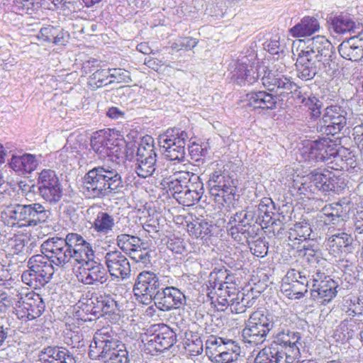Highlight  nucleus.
<instances>
[{
    "instance_id": "obj_1",
    "label": "nucleus",
    "mask_w": 363,
    "mask_h": 363,
    "mask_svg": "<svg viewBox=\"0 0 363 363\" xmlns=\"http://www.w3.org/2000/svg\"><path fill=\"white\" fill-rule=\"evenodd\" d=\"M91 359L104 363H130L125 345L118 338L116 331L110 326L97 330L89 345Z\"/></svg>"
},
{
    "instance_id": "obj_2",
    "label": "nucleus",
    "mask_w": 363,
    "mask_h": 363,
    "mask_svg": "<svg viewBox=\"0 0 363 363\" xmlns=\"http://www.w3.org/2000/svg\"><path fill=\"white\" fill-rule=\"evenodd\" d=\"M91 359L104 363H130L125 345L118 338L116 331L110 326L97 330L89 345Z\"/></svg>"
},
{
    "instance_id": "obj_3",
    "label": "nucleus",
    "mask_w": 363,
    "mask_h": 363,
    "mask_svg": "<svg viewBox=\"0 0 363 363\" xmlns=\"http://www.w3.org/2000/svg\"><path fill=\"white\" fill-rule=\"evenodd\" d=\"M91 359L104 363H130L125 345L118 338L116 331L110 326L97 330L89 345Z\"/></svg>"
},
{
    "instance_id": "obj_4",
    "label": "nucleus",
    "mask_w": 363,
    "mask_h": 363,
    "mask_svg": "<svg viewBox=\"0 0 363 363\" xmlns=\"http://www.w3.org/2000/svg\"><path fill=\"white\" fill-rule=\"evenodd\" d=\"M121 187V174L108 166L94 167L84 177V194L89 198H103L118 192Z\"/></svg>"
},
{
    "instance_id": "obj_5",
    "label": "nucleus",
    "mask_w": 363,
    "mask_h": 363,
    "mask_svg": "<svg viewBox=\"0 0 363 363\" xmlns=\"http://www.w3.org/2000/svg\"><path fill=\"white\" fill-rule=\"evenodd\" d=\"M50 215V211L40 203L14 204L1 212V220L12 228H35L45 223Z\"/></svg>"
},
{
    "instance_id": "obj_6",
    "label": "nucleus",
    "mask_w": 363,
    "mask_h": 363,
    "mask_svg": "<svg viewBox=\"0 0 363 363\" xmlns=\"http://www.w3.org/2000/svg\"><path fill=\"white\" fill-rule=\"evenodd\" d=\"M166 183L173 197L184 206H191L199 202L203 193V183L200 177L189 172H179L162 184Z\"/></svg>"
},
{
    "instance_id": "obj_7",
    "label": "nucleus",
    "mask_w": 363,
    "mask_h": 363,
    "mask_svg": "<svg viewBox=\"0 0 363 363\" xmlns=\"http://www.w3.org/2000/svg\"><path fill=\"white\" fill-rule=\"evenodd\" d=\"M299 333L288 332L278 338V342L261 350L255 359V363H294L300 356Z\"/></svg>"
},
{
    "instance_id": "obj_8",
    "label": "nucleus",
    "mask_w": 363,
    "mask_h": 363,
    "mask_svg": "<svg viewBox=\"0 0 363 363\" xmlns=\"http://www.w3.org/2000/svg\"><path fill=\"white\" fill-rule=\"evenodd\" d=\"M130 144L127 143L123 136L114 130H101L92 136L91 147L100 159L109 157L111 160L125 157L132 160L134 150L129 152Z\"/></svg>"
},
{
    "instance_id": "obj_9",
    "label": "nucleus",
    "mask_w": 363,
    "mask_h": 363,
    "mask_svg": "<svg viewBox=\"0 0 363 363\" xmlns=\"http://www.w3.org/2000/svg\"><path fill=\"white\" fill-rule=\"evenodd\" d=\"M281 323L278 317H275L262 311L253 312L246 323L242 332V340L251 345L263 343L267 334L272 330L278 328Z\"/></svg>"
},
{
    "instance_id": "obj_10",
    "label": "nucleus",
    "mask_w": 363,
    "mask_h": 363,
    "mask_svg": "<svg viewBox=\"0 0 363 363\" xmlns=\"http://www.w3.org/2000/svg\"><path fill=\"white\" fill-rule=\"evenodd\" d=\"M134 166L135 173L140 178L167 177V170H162L157 164L154 140L150 135L143 137L138 144Z\"/></svg>"
},
{
    "instance_id": "obj_11",
    "label": "nucleus",
    "mask_w": 363,
    "mask_h": 363,
    "mask_svg": "<svg viewBox=\"0 0 363 363\" xmlns=\"http://www.w3.org/2000/svg\"><path fill=\"white\" fill-rule=\"evenodd\" d=\"M28 269L21 274L23 283L34 289H41L52 279L55 268L46 253L31 256L27 262Z\"/></svg>"
},
{
    "instance_id": "obj_12",
    "label": "nucleus",
    "mask_w": 363,
    "mask_h": 363,
    "mask_svg": "<svg viewBox=\"0 0 363 363\" xmlns=\"http://www.w3.org/2000/svg\"><path fill=\"white\" fill-rule=\"evenodd\" d=\"M208 187L211 196L220 206L230 205L235 201L236 182L228 172L216 170L209 175Z\"/></svg>"
},
{
    "instance_id": "obj_13",
    "label": "nucleus",
    "mask_w": 363,
    "mask_h": 363,
    "mask_svg": "<svg viewBox=\"0 0 363 363\" xmlns=\"http://www.w3.org/2000/svg\"><path fill=\"white\" fill-rule=\"evenodd\" d=\"M206 353L213 363H232L239 358L241 348L231 339L210 335L206 340Z\"/></svg>"
},
{
    "instance_id": "obj_14",
    "label": "nucleus",
    "mask_w": 363,
    "mask_h": 363,
    "mask_svg": "<svg viewBox=\"0 0 363 363\" xmlns=\"http://www.w3.org/2000/svg\"><path fill=\"white\" fill-rule=\"evenodd\" d=\"M176 342V333L165 324L152 325L143 338L144 350L151 355L168 350Z\"/></svg>"
},
{
    "instance_id": "obj_15",
    "label": "nucleus",
    "mask_w": 363,
    "mask_h": 363,
    "mask_svg": "<svg viewBox=\"0 0 363 363\" xmlns=\"http://www.w3.org/2000/svg\"><path fill=\"white\" fill-rule=\"evenodd\" d=\"M190 137L187 132L179 128H170L158 138L160 147L164 150V156L171 161L184 162L185 147Z\"/></svg>"
},
{
    "instance_id": "obj_16",
    "label": "nucleus",
    "mask_w": 363,
    "mask_h": 363,
    "mask_svg": "<svg viewBox=\"0 0 363 363\" xmlns=\"http://www.w3.org/2000/svg\"><path fill=\"white\" fill-rule=\"evenodd\" d=\"M311 272V296L317 303L325 305L337 295L338 283L322 269H315Z\"/></svg>"
},
{
    "instance_id": "obj_17",
    "label": "nucleus",
    "mask_w": 363,
    "mask_h": 363,
    "mask_svg": "<svg viewBox=\"0 0 363 363\" xmlns=\"http://www.w3.org/2000/svg\"><path fill=\"white\" fill-rule=\"evenodd\" d=\"M254 223H256L255 211L252 207L236 212L229 219L228 224L232 225L228 229V235L238 243L248 242L254 233Z\"/></svg>"
},
{
    "instance_id": "obj_18",
    "label": "nucleus",
    "mask_w": 363,
    "mask_h": 363,
    "mask_svg": "<svg viewBox=\"0 0 363 363\" xmlns=\"http://www.w3.org/2000/svg\"><path fill=\"white\" fill-rule=\"evenodd\" d=\"M311 272L306 269H289L283 279L281 291L289 299H300L311 286Z\"/></svg>"
},
{
    "instance_id": "obj_19",
    "label": "nucleus",
    "mask_w": 363,
    "mask_h": 363,
    "mask_svg": "<svg viewBox=\"0 0 363 363\" xmlns=\"http://www.w3.org/2000/svg\"><path fill=\"white\" fill-rule=\"evenodd\" d=\"M260 68L254 55L242 56L233 66L230 79L240 86L253 84L259 78Z\"/></svg>"
},
{
    "instance_id": "obj_20",
    "label": "nucleus",
    "mask_w": 363,
    "mask_h": 363,
    "mask_svg": "<svg viewBox=\"0 0 363 363\" xmlns=\"http://www.w3.org/2000/svg\"><path fill=\"white\" fill-rule=\"evenodd\" d=\"M39 195L50 204H55L60 201L63 195V188L55 172L43 169L37 179Z\"/></svg>"
},
{
    "instance_id": "obj_21",
    "label": "nucleus",
    "mask_w": 363,
    "mask_h": 363,
    "mask_svg": "<svg viewBox=\"0 0 363 363\" xmlns=\"http://www.w3.org/2000/svg\"><path fill=\"white\" fill-rule=\"evenodd\" d=\"M40 249L41 252L46 253L54 266L64 267L72 260V254L67 237L65 238H49L42 243Z\"/></svg>"
},
{
    "instance_id": "obj_22",
    "label": "nucleus",
    "mask_w": 363,
    "mask_h": 363,
    "mask_svg": "<svg viewBox=\"0 0 363 363\" xmlns=\"http://www.w3.org/2000/svg\"><path fill=\"white\" fill-rule=\"evenodd\" d=\"M347 123V112L342 106L331 105L325 108L318 128L327 135L340 133Z\"/></svg>"
},
{
    "instance_id": "obj_23",
    "label": "nucleus",
    "mask_w": 363,
    "mask_h": 363,
    "mask_svg": "<svg viewBox=\"0 0 363 363\" xmlns=\"http://www.w3.org/2000/svg\"><path fill=\"white\" fill-rule=\"evenodd\" d=\"M335 152V145L329 138H322L309 142L301 150V157L305 161L326 162Z\"/></svg>"
},
{
    "instance_id": "obj_24",
    "label": "nucleus",
    "mask_w": 363,
    "mask_h": 363,
    "mask_svg": "<svg viewBox=\"0 0 363 363\" xmlns=\"http://www.w3.org/2000/svg\"><path fill=\"white\" fill-rule=\"evenodd\" d=\"M77 277L83 284L98 285L105 284L108 279V274L99 259L95 257L80 264Z\"/></svg>"
},
{
    "instance_id": "obj_25",
    "label": "nucleus",
    "mask_w": 363,
    "mask_h": 363,
    "mask_svg": "<svg viewBox=\"0 0 363 363\" xmlns=\"http://www.w3.org/2000/svg\"><path fill=\"white\" fill-rule=\"evenodd\" d=\"M45 303L40 294L30 291L26 294L25 298L15 307L18 319L28 321L40 317L45 311Z\"/></svg>"
},
{
    "instance_id": "obj_26",
    "label": "nucleus",
    "mask_w": 363,
    "mask_h": 363,
    "mask_svg": "<svg viewBox=\"0 0 363 363\" xmlns=\"http://www.w3.org/2000/svg\"><path fill=\"white\" fill-rule=\"evenodd\" d=\"M186 302L184 294L174 286L162 287L155 296V306L164 312L180 308Z\"/></svg>"
},
{
    "instance_id": "obj_27",
    "label": "nucleus",
    "mask_w": 363,
    "mask_h": 363,
    "mask_svg": "<svg viewBox=\"0 0 363 363\" xmlns=\"http://www.w3.org/2000/svg\"><path fill=\"white\" fill-rule=\"evenodd\" d=\"M262 69L264 74L261 79L262 83L268 90L276 91L280 95L296 91L297 86L291 77L278 70H265V67H262Z\"/></svg>"
},
{
    "instance_id": "obj_28",
    "label": "nucleus",
    "mask_w": 363,
    "mask_h": 363,
    "mask_svg": "<svg viewBox=\"0 0 363 363\" xmlns=\"http://www.w3.org/2000/svg\"><path fill=\"white\" fill-rule=\"evenodd\" d=\"M105 264L110 276L125 279L130 274V265L126 257L118 250L109 251L106 253Z\"/></svg>"
},
{
    "instance_id": "obj_29",
    "label": "nucleus",
    "mask_w": 363,
    "mask_h": 363,
    "mask_svg": "<svg viewBox=\"0 0 363 363\" xmlns=\"http://www.w3.org/2000/svg\"><path fill=\"white\" fill-rule=\"evenodd\" d=\"M67 241L69 242L71 258L77 264H82L96 257L91 244L82 235L77 233H68Z\"/></svg>"
},
{
    "instance_id": "obj_30",
    "label": "nucleus",
    "mask_w": 363,
    "mask_h": 363,
    "mask_svg": "<svg viewBox=\"0 0 363 363\" xmlns=\"http://www.w3.org/2000/svg\"><path fill=\"white\" fill-rule=\"evenodd\" d=\"M207 297L211 301V303L220 311H223L228 307L231 309V303L236 301L238 294L237 288H232L228 286L221 287L208 286Z\"/></svg>"
},
{
    "instance_id": "obj_31",
    "label": "nucleus",
    "mask_w": 363,
    "mask_h": 363,
    "mask_svg": "<svg viewBox=\"0 0 363 363\" xmlns=\"http://www.w3.org/2000/svg\"><path fill=\"white\" fill-rule=\"evenodd\" d=\"M325 245L330 254L336 257L342 253H352L356 250L357 242L351 235L339 230L325 240Z\"/></svg>"
},
{
    "instance_id": "obj_32",
    "label": "nucleus",
    "mask_w": 363,
    "mask_h": 363,
    "mask_svg": "<svg viewBox=\"0 0 363 363\" xmlns=\"http://www.w3.org/2000/svg\"><path fill=\"white\" fill-rule=\"evenodd\" d=\"M321 62L308 51L302 50L296 62L298 77L305 81L312 79L317 73V68Z\"/></svg>"
},
{
    "instance_id": "obj_33",
    "label": "nucleus",
    "mask_w": 363,
    "mask_h": 363,
    "mask_svg": "<svg viewBox=\"0 0 363 363\" xmlns=\"http://www.w3.org/2000/svg\"><path fill=\"white\" fill-rule=\"evenodd\" d=\"M0 287L7 292L9 306L13 303L16 306V303H20L25 298L26 294L23 291V287L12 278L8 269L0 271Z\"/></svg>"
},
{
    "instance_id": "obj_34",
    "label": "nucleus",
    "mask_w": 363,
    "mask_h": 363,
    "mask_svg": "<svg viewBox=\"0 0 363 363\" xmlns=\"http://www.w3.org/2000/svg\"><path fill=\"white\" fill-rule=\"evenodd\" d=\"M40 363H77L73 354L64 347H47L39 354Z\"/></svg>"
},
{
    "instance_id": "obj_35",
    "label": "nucleus",
    "mask_w": 363,
    "mask_h": 363,
    "mask_svg": "<svg viewBox=\"0 0 363 363\" xmlns=\"http://www.w3.org/2000/svg\"><path fill=\"white\" fill-rule=\"evenodd\" d=\"M333 49L332 43L325 37L318 35L312 38L305 50L315 55L321 63L327 64L332 57Z\"/></svg>"
},
{
    "instance_id": "obj_36",
    "label": "nucleus",
    "mask_w": 363,
    "mask_h": 363,
    "mask_svg": "<svg viewBox=\"0 0 363 363\" xmlns=\"http://www.w3.org/2000/svg\"><path fill=\"white\" fill-rule=\"evenodd\" d=\"M9 167L18 175H26L35 171L38 165L35 155L24 153L13 155L9 162Z\"/></svg>"
},
{
    "instance_id": "obj_37",
    "label": "nucleus",
    "mask_w": 363,
    "mask_h": 363,
    "mask_svg": "<svg viewBox=\"0 0 363 363\" xmlns=\"http://www.w3.org/2000/svg\"><path fill=\"white\" fill-rule=\"evenodd\" d=\"M161 286L162 283L155 272L144 270L137 275L133 287L140 289V291L150 292L156 296Z\"/></svg>"
},
{
    "instance_id": "obj_38",
    "label": "nucleus",
    "mask_w": 363,
    "mask_h": 363,
    "mask_svg": "<svg viewBox=\"0 0 363 363\" xmlns=\"http://www.w3.org/2000/svg\"><path fill=\"white\" fill-rule=\"evenodd\" d=\"M330 28L338 34L350 33V35H359L362 30V26L355 22L347 15L340 14L330 18Z\"/></svg>"
},
{
    "instance_id": "obj_39",
    "label": "nucleus",
    "mask_w": 363,
    "mask_h": 363,
    "mask_svg": "<svg viewBox=\"0 0 363 363\" xmlns=\"http://www.w3.org/2000/svg\"><path fill=\"white\" fill-rule=\"evenodd\" d=\"M187 231L193 238L208 241L213 235L215 225L212 221L196 218L186 225Z\"/></svg>"
},
{
    "instance_id": "obj_40",
    "label": "nucleus",
    "mask_w": 363,
    "mask_h": 363,
    "mask_svg": "<svg viewBox=\"0 0 363 363\" xmlns=\"http://www.w3.org/2000/svg\"><path fill=\"white\" fill-rule=\"evenodd\" d=\"M247 104L254 108L274 109L276 108V96L264 91H252L246 95Z\"/></svg>"
},
{
    "instance_id": "obj_41",
    "label": "nucleus",
    "mask_w": 363,
    "mask_h": 363,
    "mask_svg": "<svg viewBox=\"0 0 363 363\" xmlns=\"http://www.w3.org/2000/svg\"><path fill=\"white\" fill-rule=\"evenodd\" d=\"M320 25L318 21L311 16L303 17L299 23L291 28L289 35L294 38L309 36L318 31Z\"/></svg>"
},
{
    "instance_id": "obj_42",
    "label": "nucleus",
    "mask_w": 363,
    "mask_h": 363,
    "mask_svg": "<svg viewBox=\"0 0 363 363\" xmlns=\"http://www.w3.org/2000/svg\"><path fill=\"white\" fill-rule=\"evenodd\" d=\"M252 208L255 211L256 223L259 224L262 228H267L269 224L274 223L272 219L274 207L271 199L262 201L257 206Z\"/></svg>"
},
{
    "instance_id": "obj_43",
    "label": "nucleus",
    "mask_w": 363,
    "mask_h": 363,
    "mask_svg": "<svg viewBox=\"0 0 363 363\" xmlns=\"http://www.w3.org/2000/svg\"><path fill=\"white\" fill-rule=\"evenodd\" d=\"M357 330L355 320L345 319L340 323L333 331V337L335 342L345 344L351 340Z\"/></svg>"
},
{
    "instance_id": "obj_44",
    "label": "nucleus",
    "mask_w": 363,
    "mask_h": 363,
    "mask_svg": "<svg viewBox=\"0 0 363 363\" xmlns=\"http://www.w3.org/2000/svg\"><path fill=\"white\" fill-rule=\"evenodd\" d=\"M357 35H353L340 43L338 46V52L341 57L351 61H357L361 57L362 45L356 43Z\"/></svg>"
},
{
    "instance_id": "obj_45",
    "label": "nucleus",
    "mask_w": 363,
    "mask_h": 363,
    "mask_svg": "<svg viewBox=\"0 0 363 363\" xmlns=\"http://www.w3.org/2000/svg\"><path fill=\"white\" fill-rule=\"evenodd\" d=\"M221 285L236 288L235 278L228 269L225 268L218 269L216 268L210 274L209 286L221 287Z\"/></svg>"
},
{
    "instance_id": "obj_46",
    "label": "nucleus",
    "mask_w": 363,
    "mask_h": 363,
    "mask_svg": "<svg viewBox=\"0 0 363 363\" xmlns=\"http://www.w3.org/2000/svg\"><path fill=\"white\" fill-rule=\"evenodd\" d=\"M341 310L348 316L354 317L363 313V298L353 295L345 296L342 301Z\"/></svg>"
},
{
    "instance_id": "obj_47",
    "label": "nucleus",
    "mask_w": 363,
    "mask_h": 363,
    "mask_svg": "<svg viewBox=\"0 0 363 363\" xmlns=\"http://www.w3.org/2000/svg\"><path fill=\"white\" fill-rule=\"evenodd\" d=\"M311 225L306 220L296 223L293 227L289 229V239L291 241H303L310 239L311 234L313 233Z\"/></svg>"
},
{
    "instance_id": "obj_48",
    "label": "nucleus",
    "mask_w": 363,
    "mask_h": 363,
    "mask_svg": "<svg viewBox=\"0 0 363 363\" xmlns=\"http://www.w3.org/2000/svg\"><path fill=\"white\" fill-rule=\"evenodd\" d=\"M256 300L257 297L252 291H248L247 294L238 291L236 301L231 303V312L234 313H244L247 308L253 306Z\"/></svg>"
},
{
    "instance_id": "obj_49",
    "label": "nucleus",
    "mask_w": 363,
    "mask_h": 363,
    "mask_svg": "<svg viewBox=\"0 0 363 363\" xmlns=\"http://www.w3.org/2000/svg\"><path fill=\"white\" fill-rule=\"evenodd\" d=\"M184 345L186 352L191 356H197L203 350V341L200 335L191 330L185 332Z\"/></svg>"
},
{
    "instance_id": "obj_50",
    "label": "nucleus",
    "mask_w": 363,
    "mask_h": 363,
    "mask_svg": "<svg viewBox=\"0 0 363 363\" xmlns=\"http://www.w3.org/2000/svg\"><path fill=\"white\" fill-rule=\"evenodd\" d=\"M116 243L122 251L130 255L140 248L142 245L140 238L128 234L118 235L116 238Z\"/></svg>"
},
{
    "instance_id": "obj_51",
    "label": "nucleus",
    "mask_w": 363,
    "mask_h": 363,
    "mask_svg": "<svg viewBox=\"0 0 363 363\" xmlns=\"http://www.w3.org/2000/svg\"><path fill=\"white\" fill-rule=\"evenodd\" d=\"M115 225L114 218L106 212L99 211L93 223V228L97 233L108 234Z\"/></svg>"
},
{
    "instance_id": "obj_52",
    "label": "nucleus",
    "mask_w": 363,
    "mask_h": 363,
    "mask_svg": "<svg viewBox=\"0 0 363 363\" xmlns=\"http://www.w3.org/2000/svg\"><path fill=\"white\" fill-rule=\"evenodd\" d=\"M337 267L343 272L345 280L348 283L353 284L357 276V265L355 258L352 259L350 258H343L339 259Z\"/></svg>"
},
{
    "instance_id": "obj_53",
    "label": "nucleus",
    "mask_w": 363,
    "mask_h": 363,
    "mask_svg": "<svg viewBox=\"0 0 363 363\" xmlns=\"http://www.w3.org/2000/svg\"><path fill=\"white\" fill-rule=\"evenodd\" d=\"M99 300L101 302L100 304L104 315H113L115 318L120 317L121 306L111 295L106 294H101L99 296Z\"/></svg>"
},
{
    "instance_id": "obj_54",
    "label": "nucleus",
    "mask_w": 363,
    "mask_h": 363,
    "mask_svg": "<svg viewBox=\"0 0 363 363\" xmlns=\"http://www.w3.org/2000/svg\"><path fill=\"white\" fill-rule=\"evenodd\" d=\"M300 103L309 111L312 118L317 119L321 115L323 103L313 94L298 96Z\"/></svg>"
},
{
    "instance_id": "obj_55",
    "label": "nucleus",
    "mask_w": 363,
    "mask_h": 363,
    "mask_svg": "<svg viewBox=\"0 0 363 363\" xmlns=\"http://www.w3.org/2000/svg\"><path fill=\"white\" fill-rule=\"evenodd\" d=\"M323 215L325 217L324 220H321L324 223L330 224L331 223L335 225L344 216L342 206L339 203L326 205L323 208Z\"/></svg>"
},
{
    "instance_id": "obj_56",
    "label": "nucleus",
    "mask_w": 363,
    "mask_h": 363,
    "mask_svg": "<svg viewBox=\"0 0 363 363\" xmlns=\"http://www.w3.org/2000/svg\"><path fill=\"white\" fill-rule=\"evenodd\" d=\"M84 149V145L78 142L75 137L70 135L67 138V143L60 150V155L69 159H78L82 156V151Z\"/></svg>"
},
{
    "instance_id": "obj_57",
    "label": "nucleus",
    "mask_w": 363,
    "mask_h": 363,
    "mask_svg": "<svg viewBox=\"0 0 363 363\" xmlns=\"http://www.w3.org/2000/svg\"><path fill=\"white\" fill-rule=\"evenodd\" d=\"M41 6L40 0H13V11L19 14H32Z\"/></svg>"
},
{
    "instance_id": "obj_58",
    "label": "nucleus",
    "mask_w": 363,
    "mask_h": 363,
    "mask_svg": "<svg viewBox=\"0 0 363 363\" xmlns=\"http://www.w3.org/2000/svg\"><path fill=\"white\" fill-rule=\"evenodd\" d=\"M4 242H6V245L11 253L18 255L23 252L26 240L22 235L13 233L7 234L4 235Z\"/></svg>"
},
{
    "instance_id": "obj_59",
    "label": "nucleus",
    "mask_w": 363,
    "mask_h": 363,
    "mask_svg": "<svg viewBox=\"0 0 363 363\" xmlns=\"http://www.w3.org/2000/svg\"><path fill=\"white\" fill-rule=\"evenodd\" d=\"M304 248L303 259L309 263L313 267L312 271L315 269H321L327 264L326 259L320 257V253L311 248ZM309 272H311L310 270Z\"/></svg>"
},
{
    "instance_id": "obj_60",
    "label": "nucleus",
    "mask_w": 363,
    "mask_h": 363,
    "mask_svg": "<svg viewBox=\"0 0 363 363\" xmlns=\"http://www.w3.org/2000/svg\"><path fill=\"white\" fill-rule=\"evenodd\" d=\"M111 69H97L94 72L92 75L90 77L89 84L93 89L99 88L104 85H107L113 82V80H110L109 82H106L108 78L110 77Z\"/></svg>"
},
{
    "instance_id": "obj_61",
    "label": "nucleus",
    "mask_w": 363,
    "mask_h": 363,
    "mask_svg": "<svg viewBox=\"0 0 363 363\" xmlns=\"http://www.w3.org/2000/svg\"><path fill=\"white\" fill-rule=\"evenodd\" d=\"M93 297L86 298L85 301H79L77 303L79 310L77 312L79 318L84 321L93 320Z\"/></svg>"
},
{
    "instance_id": "obj_62",
    "label": "nucleus",
    "mask_w": 363,
    "mask_h": 363,
    "mask_svg": "<svg viewBox=\"0 0 363 363\" xmlns=\"http://www.w3.org/2000/svg\"><path fill=\"white\" fill-rule=\"evenodd\" d=\"M347 150H337L335 148V154L333 156H330L328 161L325 162L328 168L335 171H344V157H345Z\"/></svg>"
},
{
    "instance_id": "obj_63",
    "label": "nucleus",
    "mask_w": 363,
    "mask_h": 363,
    "mask_svg": "<svg viewBox=\"0 0 363 363\" xmlns=\"http://www.w3.org/2000/svg\"><path fill=\"white\" fill-rule=\"evenodd\" d=\"M328 189L329 191H334L335 193H340L346 187L345 178L339 174H337L328 170Z\"/></svg>"
},
{
    "instance_id": "obj_64",
    "label": "nucleus",
    "mask_w": 363,
    "mask_h": 363,
    "mask_svg": "<svg viewBox=\"0 0 363 363\" xmlns=\"http://www.w3.org/2000/svg\"><path fill=\"white\" fill-rule=\"evenodd\" d=\"M352 230L355 241L363 243V211L355 215Z\"/></svg>"
}]
</instances>
